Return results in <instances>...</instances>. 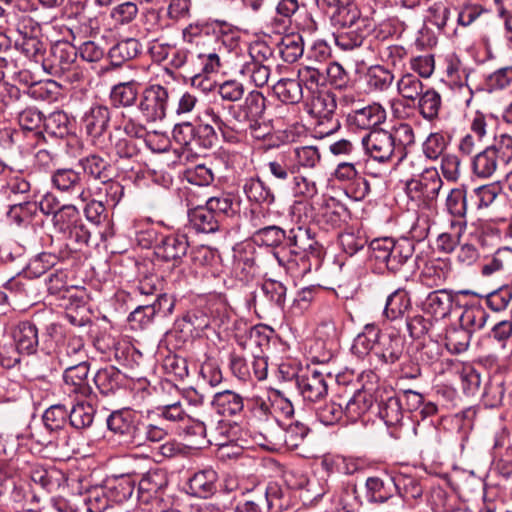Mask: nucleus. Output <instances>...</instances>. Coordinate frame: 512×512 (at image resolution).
<instances>
[{
  "mask_svg": "<svg viewBox=\"0 0 512 512\" xmlns=\"http://www.w3.org/2000/svg\"><path fill=\"white\" fill-rule=\"evenodd\" d=\"M108 429L126 447H141L147 442L163 440L168 431L153 421L151 416H144L138 411L123 408L113 411L107 418Z\"/></svg>",
  "mask_w": 512,
  "mask_h": 512,
  "instance_id": "1",
  "label": "nucleus"
},
{
  "mask_svg": "<svg viewBox=\"0 0 512 512\" xmlns=\"http://www.w3.org/2000/svg\"><path fill=\"white\" fill-rule=\"evenodd\" d=\"M244 416L249 425L260 429V446L272 448L281 443L282 430L272 412L270 399L258 396L246 398Z\"/></svg>",
  "mask_w": 512,
  "mask_h": 512,
  "instance_id": "2",
  "label": "nucleus"
},
{
  "mask_svg": "<svg viewBox=\"0 0 512 512\" xmlns=\"http://www.w3.org/2000/svg\"><path fill=\"white\" fill-rule=\"evenodd\" d=\"M371 258L384 264L385 267L396 273L414 254V243L408 238L394 240L390 237L377 238L369 245Z\"/></svg>",
  "mask_w": 512,
  "mask_h": 512,
  "instance_id": "3",
  "label": "nucleus"
},
{
  "mask_svg": "<svg viewBox=\"0 0 512 512\" xmlns=\"http://www.w3.org/2000/svg\"><path fill=\"white\" fill-rule=\"evenodd\" d=\"M172 99L171 91L160 84L146 86L139 96L137 110L146 123H156L167 116Z\"/></svg>",
  "mask_w": 512,
  "mask_h": 512,
  "instance_id": "4",
  "label": "nucleus"
},
{
  "mask_svg": "<svg viewBox=\"0 0 512 512\" xmlns=\"http://www.w3.org/2000/svg\"><path fill=\"white\" fill-rule=\"evenodd\" d=\"M309 106V113L314 118L319 119L320 127L322 124H328L327 130H320L322 134L329 135L337 131L340 123L335 118L337 108L335 95L328 90L316 91L306 95Z\"/></svg>",
  "mask_w": 512,
  "mask_h": 512,
  "instance_id": "5",
  "label": "nucleus"
},
{
  "mask_svg": "<svg viewBox=\"0 0 512 512\" xmlns=\"http://www.w3.org/2000/svg\"><path fill=\"white\" fill-rule=\"evenodd\" d=\"M365 154L379 163L392 161L395 154V137L385 129H373L361 139Z\"/></svg>",
  "mask_w": 512,
  "mask_h": 512,
  "instance_id": "6",
  "label": "nucleus"
},
{
  "mask_svg": "<svg viewBox=\"0 0 512 512\" xmlns=\"http://www.w3.org/2000/svg\"><path fill=\"white\" fill-rule=\"evenodd\" d=\"M272 56L271 50L261 44L250 48V61L245 62L240 74L250 80L255 87H263L270 78V65L267 63Z\"/></svg>",
  "mask_w": 512,
  "mask_h": 512,
  "instance_id": "7",
  "label": "nucleus"
},
{
  "mask_svg": "<svg viewBox=\"0 0 512 512\" xmlns=\"http://www.w3.org/2000/svg\"><path fill=\"white\" fill-rule=\"evenodd\" d=\"M51 182L55 189L61 193L75 195L80 202L89 201L92 196L83 182L81 173L71 168L57 169L51 176Z\"/></svg>",
  "mask_w": 512,
  "mask_h": 512,
  "instance_id": "8",
  "label": "nucleus"
},
{
  "mask_svg": "<svg viewBox=\"0 0 512 512\" xmlns=\"http://www.w3.org/2000/svg\"><path fill=\"white\" fill-rule=\"evenodd\" d=\"M387 113L379 103L353 109L347 114V124L351 129L373 130L386 121Z\"/></svg>",
  "mask_w": 512,
  "mask_h": 512,
  "instance_id": "9",
  "label": "nucleus"
},
{
  "mask_svg": "<svg viewBox=\"0 0 512 512\" xmlns=\"http://www.w3.org/2000/svg\"><path fill=\"white\" fill-rule=\"evenodd\" d=\"M296 386L303 399L310 402L319 401L328 393L325 376L317 370H307L297 375Z\"/></svg>",
  "mask_w": 512,
  "mask_h": 512,
  "instance_id": "10",
  "label": "nucleus"
},
{
  "mask_svg": "<svg viewBox=\"0 0 512 512\" xmlns=\"http://www.w3.org/2000/svg\"><path fill=\"white\" fill-rule=\"evenodd\" d=\"M189 249L188 238L184 234H171L165 236L155 247V254L158 258L172 262L174 266L182 263Z\"/></svg>",
  "mask_w": 512,
  "mask_h": 512,
  "instance_id": "11",
  "label": "nucleus"
},
{
  "mask_svg": "<svg viewBox=\"0 0 512 512\" xmlns=\"http://www.w3.org/2000/svg\"><path fill=\"white\" fill-rule=\"evenodd\" d=\"M287 244L291 248V253L309 259L310 256L319 257L320 245L315 240L309 228L296 226L289 230L287 234Z\"/></svg>",
  "mask_w": 512,
  "mask_h": 512,
  "instance_id": "12",
  "label": "nucleus"
},
{
  "mask_svg": "<svg viewBox=\"0 0 512 512\" xmlns=\"http://www.w3.org/2000/svg\"><path fill=\"white\" fill-rule=\"evenodd\" d=\"M443 182L434 168L426 169L419 179H412L407 183L408 193L412 198L423 197L426 200H434L437 198Z\"/></svg>",
  "mask_w": 512,
  "mask_h": 512,
  "instance_id": "13",
  "label": "nucleus"
},
{
  "mask_svg": "<svg viewBox=\"0 0 512 512\" xmlns=\"http://www.w3.org/2000/svg\"><path fill=\"white\" fill-rule=\"evenodd\" d=\"M89 363L80 361L71 363L63 373V380L69 393L87 397L92 393V388L88 381Z\"/></svg>",
  "mask_w": 512,
  "mask_h": 512,
  "instance_id": "14",
  "label": "nucleus"
},
{
  "mask_svg": "<svg viewBox=\"0 0 512 512\" xmlns=\"http://www.w3.org/2000/svg\"><path fill=\"white\" fill-rule=\"evenodd\" d=\"M81 166L86 174L94 179L100 180L103 184L107 185L110 190L116 193H122L123 188L117 182H111V167L110 164L102 157L92 154L80 161Z\"/></svg>",
  "mask_w": 512,
  "mask_h": 512,
  "instance_id": "15",
  "label": "nucleus"
},
{
  "mask_svg": "<svg viewBox=\"0 0 512 512\" xmlns=\"http://www.w3.org/2000/svg\"><path fill=\"white\" fill-rule=\"evenodd\" d=\"M246 399L232 390H224L214 394L211 405L217 414L224 417L240 415L245 410Z\"/></svg>",
  "mask_w": 512,
  "mask_h": 512,
  "instance_id": "16",
  "label": "nucleus"
},
{
  "mask_svg": "<svg viewBox=\"0 0 512 512\" xmlns=\"http://www.w3.org/2000/svg\"><path fill=\"white\" fill-rule=\"evenodd\" d=\"M453 302L454 296L452 292L446 289H439L427 295L422 304V309L435 319H444L450 315Z\"/></svg>",
  "mask_w": 512,
  "mask_h": 512,
  "instance_id": "17",
  "label": "nucleus"
},
{
  "mask_svg": "<svg viewBox=\"0 0 512 512\" xmlns=\"http://www.w3.org/2000/svg\"><path fill=\"white\" fill-rule=\"evenodd\" d=\"M140 83L135 80L120 82L112 86L109 100L115 108H129L139 101Z\"/></svg>",
  "mask_w": 512,
  "mask_h": 512,
  "instance_id": "18",
  "label": "nucleus"
},
{
  "mask_svg": "<svg viewBox=\"0 0 512 512\" xmlns=\"http://www.w3.org/2000/svg\"><path fill=\"white\" fill-rule=\"evenodd\" d=\"M110 118V109L107 106L96 104L84 114L83 127L91 137H100L107 130Z\"/></svg>",
  "mask_w": 512,
  "mask_h": 512,
  "instance_id": "19",
  "label": "nucleus"
},
{
  "mask_svg": "<svg viewBox=\"0 0 512 512\" xmlns=\"http://www.w3.org/2000/svg\"><path fill=\"white\" fill-rule=\"evenodd\" d=\"M404 351V341L398 335L382 334L375 355L386 364L392 365L400 360Z\"/></svg>",
  "mask_w": 512,
  "mask_h": 512,
  "instance_id": "20",
  "label": "nucleus"
},
{
  "mask_svg": "<svg viewBox=\"0 0 512 512\" xmlns=\"http://www.w3.org/2000/svg\"><path fill=\"white\" fill-rule=\"evenodd\" d=\"M12 336L15 347L22 354L31 355L37 351L39 343L38 330L33 323L29 321L20 322L13 329Z\"/></svg>",
  "mask_w": 512,
  "mask_h": 512,
  "instance_id": "21",
  "label": "nucleus"
},
{
  "mask_svg": "<svg viewBox=\"0 0 512 512\" xmlns=\"http://www.w3.org/2000/svg\"><path fill=\"white\" fill-rule=\"evenodd\" d=\"M78 51L67 43L56 44L51 49L50 67L54 74L60 75L75 67Z\"/></svg>",
  "mask_w": 512,
  "mask_h": 512,
  "instance_id": "22",
  "label": "nucleus"
},
{
  "mask_svg": "<svg viewBox=\"0 0 512 512\" xmlns=\"http://www.w3.org/2000/svg\"><path fill=\"white\" fill-rule=\"evenodd\" d=\"M217 479L216 471L211 468L194 473L188 481L191 494L199 498H208L216 492Z\"/></svg>",
  "mask_w": 512,
  "mask_h": 512,
  "instance_id": "23",
  "label": "nucleus"
},
{
  "mask_svg": "<svg viewBox=\"0 0 512 512\" xmlns=\"http://www.w3.org/2000/svg\"><path fill=\"white\" fill-rule=\"evenodd\" d=\"M512 269V251L509 248L498 249L490 257L484 259L480 273L483 277L489 278L501 273L509 272Z\"/></svg>",
  "mask_w": 512,
  "mask_h": 512,
  "instance_id": "24",
  "label": "nucleus"
},
{
  "mask_svg": "<svg viewBox=\"0 0 512 512\" xmlns=\"http://www.w3.org/2000/svg\"><path fill=\"white\" fill-rule=\"evenodd\" d=\"M243 192L250 202L260 206L269 207L275 201L274 193L259 177L246 179L243 184Z\"/></svg>",
  "mask_w": 512,
  "mask_h": 512,
  "instance_id": "25",
  "label": "nucleus"
},
{
  "mask_svg": "<svg viewBox=\"0 0 512 512\" xmlns=\"http://www.w3.org/2000/svg\"><path fill=\"white\" fill-rule=\"evenodd\" d=\"M392 487L400 488V483L391 479L385 483L380 477H369L366 479V497L371 503H384L392 498Z\"/></svg>",
  "mask_w": 512,
  "mask_h": 512,
  "instance_id": "26",
  "label": "nucleus"
},
{
  "mask_svg": "<svg viewBox=\"0 0 512 512\" xmlns=\"http://www.w3.org/2000/svg\"><path fill=\"white\" fill-rule=\"evenodd\" d=\"M410 308L409 293L405 289L399 288L387 297L383 314L389 320H396L402 318Z\"/></svg>",
  "mask_w": 512,
  "mask_h": 512,
  "instance_id": "27",
  "label": "nucleus"
},
{
  "mask_svg": "<svg viewBox=\"0 0 512 512\" xmlns=\"http://www.w3.org/2000/svg\"><path fill=\"white\" fill-rule=\"evenodd\" d=\"M275 95L286 104H297L306 96L297 79L282 78L273 86Z\"/></svg>",
  "mask_w": 512,
  "mask_h": 512,
  "instance_id": "28",
  "label": "nucleus"
},
{
  "mask_svg": "<svg viewBox=\"0 0 512 512\" xmlns=\"http://www.w3.org/2000/svg\"><path fill=\"white\" fill-rule=\"evenodd\" d=\"M502 164L485 148L471 159V171L480 179L491 178Z\"/></svg>",
  "mask_w": 512,
  "mask_h": 512,
  "instance_id": "29",
  "label": "nucleus"
},
{
  "mask_svg": "<svg viewBox=\"0 0 512 512\" xmlns=\"http://www.w3.org/2000/svg\"><path fill=\"white\" fill-rule=\"evenodd\" d=\"M348 214L347 208L335 198H328L320 207L319 221L331 226L340 227Z\"/></svg>",
  "mask_w": 512,
  "mask_h": 512,
  "instance_id": "30",
  "label": "nucleus"
},
{
  "mask_svg": "<svg viewBox=\"0 0 512 512\" xmlns=\"http://www.w3.org/2000/svg\"><path fill=\"white\" fill-rule=\"evenodd\" d=\"M378 410L379 416L388 426H394L402 420V406L399 398L393 392L387 393L385 397L379 396Z\"/></svg>",
  "mask_w": 512,
  "mask_h": 512,
  "instance_id": "31",
  "label": "nucleus"
},
{
  "mask_svg": "<svg viewBox=\"0 0 512 512\" xmlns=\"http://www.w3.org/2000/svg\"><path fill=\"white\" fill-rule=\"evenodd\" d=\"M501 192V187L496 183L481 185L468 193L469 201L477 210L490 208Z\"/></svg>",
  "mask_w": 512,
  "mask_h": 512,
  "instance_id": "32",
  "label": "nucleus"
},
{
  "mask_svg": "<svg viewBox=\"0 0 512 512\" xmlns=\"http://www.w3.org/2000/svg\"><path fill=\"white\" fill-rule=\"evenodd\" d=\"M417 108L420 115L427 121L438 119L442 105L441 95L434 89H428L417 98Z\"/></svg>",
  "mask_w": 512,
  "mask_h": 512,
  "instance_id": "33",
  "label": "nucleus"
},
{
  "mask_svg": "<svg viewBox=\"0 0 512 512\" xmlns=\"http://www.w3.org/2000/svg\"><path fill=\"white\" fill-rule=\"evenodd\" d=\"M189 216L191 224L198 232L213 233L219 229L221 220L207 205L197 207Z\"/></svg>",
  "mask_w": 512,
  "mask_h": 512,
  "instance_id": "34",
  "label": "nucleus"
},
{
  "mask_svg": "<svg viewBox=\"0 0 512 512\" xmlns=\"http://www.w3.org/2000/svg\"><path fill=\"white\" fill-rule=\"evenodd\" d=\"M96 408L89 402H77L69 412V423L77 429L83 430L92 426Z\"/></svg>",
  "mask_w": 512,
  "mask_h": 512,
  "instance_id": "35",
  "label": "nucleus"
},
{
  "mask_svg": "<svg viewBox=\"0 0 512 512\" xmlns=\"http://www.w3.org/2000/svg\"><path fill=\"white\" fill-rule=\"evenodd\" d=\"M179 325L182 331H186L192 336H198L205 329L211 327V320L206 310L194 309L183 316Z\"/></svg>",
  "mask_w": 512,
  "mask_h": 512,
  "instance_id": "36",
  "label": "nucleus"
},
{
  "mask_svg": "<svg viewBox=\"0 0 512 512\" xmlns=\"http://www.w3.org/2000/svg\"><path fill=\"white\" fill-rule=\"evenodd\" d=\"M381 336L380 330L374 324H367L363 332L355 338L352 348L358 355H365L370 351L375 354Z\"/></svg>",
  "mask_w": 512,
  "mask_h": 512,
  "instance_id": "37",
  "label": "nucleus"
},
{
  "mask_svg": "<svg viewBox=\"0 0 512 512\" xmlns=\"http://www.w3.org/2000/svg\"><path fill=\"white\" fill-rule=\"evenodd\" d=\"M38 203L36 201L24 200L23 202H12L6 213L7 219L18 226L28 223L36 215Z\"/></svg>",
  "mask_w": 512,
  "mask_h": 512,
  "instance_id": "38",
  "label": "nucleus"
},
{
  "mask_svg": "<svg viewBox=\"0 0 512 512\" xmlns=\"http://www.w3.org/2000/svg\"><path fill=\"white\" fill-rule=\"evenodd\" d=\"M366 28L367 26L358 25L351 26L350 28H341L342 31L335 34L336 45L344 51L360 47L365 39Z\"/></svg>",
  "mask_w": 512,
  "mask_h": 512,
  "instance_id": "39",
  "label": "nucleus"
},
{
  "mask_svg": "<svg viewBox=\"0 0 512 512\" xmlns=\"http://www.w3.org/2000/svg\"><path fill=\"white\" fill-rule=\"evenodd\" d=\"M121 373L114 367L100 369L94 376V383L101 394L110 395L115 393L121 384Z\"/></svg>",
  "mask_w": 512,
  "mask_h": 512,
  "instance_id": "40",
  "label": "nucleus"
},
{
  "mask_svg": "<svg viewBox=\"0 0 512 512\" xmlns=\"http://www.w3.org/2000/svg\"><path fill=\"white\" fill-rule=\"evenodd\" d=\"M206 204L220 220L235 215L239 210V203L236 201L235 197L227 193L210 197L206 201Z\"/></svg>",
  "mask_w": 512,
  "mask_h": 512,
  "instance_id": "41",
  "label": "nucleus"
},
{
  "mask_svg": "<svg viewBox=\"0 0 512 512\" xmlns=\"http://www.w3.org/2000/svg\"><path fill=\"white\" fill-rule=\"evenodd\" d=\"M372 406L371 396L364 391H357L346 402L344 415L349 421H357L363 414H365Z\"/></svg>",
  "mask_w": 512,
  "mask_h": 512,
  "instance_id": "42",
  "label": "nucleus"
},
{
  "mask_svg": "<svg viewBox=\"0 0 512 512\" xmlns=\"http://www.w3.org/2000/svg\"><path fill=\"white\" fill-rule=\"evenodd\" d=\"M31 191L30 181L21 174L10 176L1 187L2 195L9 201L14 202L18 196L29 197Z\"/></svg>",
  "mask_w": 512,
  "mask_h": 512,
  "instance_id": "43",
  "label": "nucleus"
},
{
  "mask_svg": "<svg viewBox=\"0 0 512 512\" xmlns=\"http://www.w3.org/2000/svg\"><path fill=\"white\" fill-rule=\"evenodd\" d=\"M488 317L484 308L474 305L464 309L459 322L461 327L472 334L485 326Z\"/></svg>",
  "mask_w": 512,
  "mask_h": 512,
  "instance_id": "44",
  "label": "nucleus"
},
{
  "mask_svg": "<svg viewBox=\"0 0 512 512\" xmlns=\"http://www.w3.org/2000/svg\"><path fill=\"white\" fill-rule=\"evenodd\" d=\"M505 395L504 380L501 375L490 377L484 387L482 401L486 407L495 408L502 404Z\"/></svg>",
  "mask_w": 512,
  "mask_h": 512,
  "instance_id": "45",
  "label": "nucleus"
},
{
  "mask_svg": "<svg viewBox=\"0 0 512 512\" xmlns=\"http://www.w3.org/2000/svg\"><path fill=\"white\" fill-rule=\"evenodd\" d=\"M298 80L309 95L321 90L320 87L325 84L326 77L324 71L317 67L303 66L298 70Z\"/></svg>",
  "mask_w": 512,
  "mask_h": 512,
  "instance_id": "46",
  "label": "nucleus"
},
{
  "mask_svg": "<svg viewBox=\"0 0 512 512\" xmlns=\"http://www.w3.org/2000/svg\"><path fill=\"white\" fill-rule=\"evenodd\" d=\"M279 52L285 62H296L304 52L302 37L299 34L285 35L279 44Z\"/></svg>",
  "mask_w": 512,
  "mask_h": 512,
  "instance_id": "47",
  "label": "nucleus"
},
{
  "mask_svg": "<svg viewBox=\"0 0 512 512\" xmlns=\"http://www.w3.org/2000/svg\"><path fill=\"white\" fill-rule=\"evenodd\" d=\"M141 52V44L135 38H127L119 41L109 50L112 61L118 63L136 58Z\"/></svg>",
  "mask_w": 512,
  "mask_h": 512,
  "instance_id": "48",
  "label": "nucleus"
},
{
  "mask_svg": "<svg viewBox=\"0 0 512 512\" xmlns=\"http://www.w3.org/2000/svg\"><path fill=\"white\" fill-rule=\"evenodd\" d=\"M332 25L338 28H350L351 26H367V19L361 17L357 6H350L347 10L331 11Z\"/></svg>",
  "mask_w": 512,
  "mask_h": 512,
  "instance_id": "49",
  "label": "nucleus"
},
{
  "mask_svg": "<svg viewBox=\"0 0 512 512\" xmlns=\"http://www.w3.org/2000/svg\"><path fill=\"white\" fill-rule=\"evenodd\" d=\"M252 238L256 244L277 247L287 239V234L278 226L267 225L254 231Z\"/></svg>",
  "mask_w": 512,
  "mask_h": 512,
  "instance_id": "50",
  "label": "nucleus"
},
{
  "mask_svg": "<svg viewBox=\"0 0 512 512\" xmlns=\"http://www.w3.org/2000/svg\"><path fill=\"white\" fill-rule=\"evenodd\" d=\"M368 87L373 91H385L393 83L394 75L380 65L371 66L366 73Z\"/></svg>",
  "mask_w": 512,
  "mask_h": 512,
  "instance_id": "51",
  "label": "nucleus"
},
{
  "mask_svg": "<svg viewBox=\"0 0 512 512\" xmlns=\"http://www.w3.org/2000/svg\"><path fill=\"white\" fill-rule=\"evenodd\" d=\"M81 219L74 205H64L53 216V225L61 233L66 234Z\"/></svg>",
  "mask_w": 512,
  "mask_h": 512,
  "instance_id": "52",
  "label": "nucleus"
},
{
  "mask_svg": "<svg viewBox=\"0 0 512 512\" xmlns=\"http://www.w3.org/2000/svg\"><path fill=\"white\" fill-rule=\"evenodd\" d=\"M226 23L216 20L214 22H196L188 25L183 29L182 35L184 41L188 43H198L203 35H209L211 32L216 33V28L220 29Z\"/></svg>",
  "mask_w": 512,
  "mask_h": 512,
  "instance_id": "53",
  "label": "nucleus"
},
{
  "mask_svg": "<svg viewBox=\"0 0 512 512\" xmlns=\"http://www.w3.org/2000/svg\"><path fill=\"white\" fill-rule=\"evenodd\" d=\"M42 419L47 429L59 431L65 427L67 419L69 420V412L65 405L55 404L45 410Z\"/></svg>",
  "mask_w": 512,
  "mask_h": 512,
  "instance_id": "54",
  "label": "nucleus"
},
{
  "mask_svg": "<svg viewBox=\"0 0 512 512\" xmlns=\"http://www.w3.org/2000/svg\"><path fill=\"white\" fill-rule=\"evenodd\" d=\"M486 149L501 164L507 165L512 160V136L506 133L494 136L493 143L487 146Z\"/></svg>",
  "mask_w": 512,
  "mask_h": 512,
  "instance_id": "55",
  "label": "nucleus"
},
{
  "mask_svg": "<svg viewBox=\"0 0 512 512\" xmlns=\"http://www.w3.org/2000/svg\"><path fill=\"white\" fill-rule=\"evenodd\" d=\"M268 172L279 181H286L296 172V166L286 154H280L266 164Z\"/></svg>",
  "mask_w": 512,
  "mask_h": 512,
  "instance_id": "56",
  "label": "nucleus"
},
{
  "mask_svg": "<svg viewBox=\"0 0 512 512\" xmlns=\"http://www.w3.org/2000/svg\"><path fill=\"white\" fill-rule=\"evenodd\" d=\"M451 227L457 229L456 234L441 233L436 240L438 250L444 253H451L459 244L461 237L467 227L466 220H457L451 222Z\"/></svg>",
  "mask_w": 512,
  "mask_h": 512,
  "instance_id": "57",
  "label": "nucleus"
},
{
  "mask_svg": "<svg viewBox=\"0 0 512 512\" xmlns=\"http://www.w3.org/2000/svg\"><path fill=\"white\" fill-rule=\"evenodd\" d=\"M472 334L463 327L451 328L447 330L445 345L447 349L455 354H460L467 350L470 344Z\"/></svg>",
  "mask_w": 512,
  "mask_h": 512,
  "instance_id": "58",
  "label": "nucleus"
},
{
  "mask_svg": "<svg viewBox=\"0 0 512 512\" xmlns=\"http://www.w3.org/2000/svg\"><path fill=\"white\" fill-rule=\"evenodd\" d=\"M19 33L21 38L16 40V48L33 61H40L44 51L43 43L35 36H29L20 30Z\"/></svg>",
  "mask_w": 512,
  "mask_h": 512,
  "instance_id": "59",
  "label": "nucleus"
},
{
  "mask_svg": "<svg viewBox=\"0 0 512 512\" xmlns=\"http://www.w3.org/2000/svg\"><path fill=\"white\" fill-rule=\"evenodd\" d=\"M397 89L403 98L414 102L423 92V83L415 75L405 74L398 80Z\"/></svg>",
  "mask_w": 512,
  "mask_h": 512,
  "instance_id": "60",
  "label": "nucleus"
},
{
  "mask_svg": "<svg viewBox=\"0 0 512 512\" xmlns=\"http://www.w3.org/2000/svg\"><path fill=\"white\" fill-rule=\"evenodd\" d=\"M265 103L266 99L260 91H250L245 98L244 104L241 106L245 118H262L266 109Z\"/></svg>",
  "mask_w": 512,
  "mask_h": 512,
  "instance_id": "61",
  "label": "nucleus"
},
{
  "mask_svg": "<svg viewBox=\"0 0 512 512\" xmlns=\"http://www.w3.org/2000/svg\"><path fill=\"white\" fill-rule=\"evenodd\" d=\"M468 200V194L464 190L452 189L446 198V208L452 216L465 220Z\"/></svg>",
  "mask_w": 512,
  "mask_h": 512,
  "instance_id": "62",
  "label": "nucleus"
},
{
  "mask_svg": "<svg viewBox=\"0 0 512 512\" xmlns=\"http://www.w3.org/2000/svg\"><path fill=\"white\" fill-rule=\"evenodd\" d=\"M260 494L268 512H282L287 509L288 504L284 501L282 489L277 483H269Z\"/></svg>",
  "mask_w": 512,
  "mask_h": 512,
  "instance_id": "63",
  "label": "nucleus"
},
{
  "mask_svg": "<svg viewBox=\"0 0 512 512\" xmlns=\"http://www.w3.org/2000/svg\"><path fill=\"white\" fill-rule=\"evenodd\" d=\"M58 257L53 253L43 252L34 257L28 263L26 273L33 278H38L56 265Z\"/></svg>",
  "mask_w": 512,
  "mask_h": 512,
  "instance_id": "64",
  "label": "nucleus"
}]
</instances>
